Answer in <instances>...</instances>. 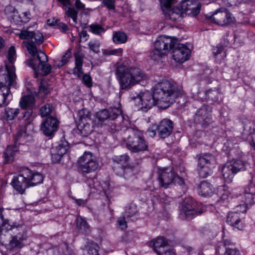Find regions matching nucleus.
Segmentation results:
<instances>
[{"label": "nucleus", "mask_w": 255, "mask_h": 255, "mask_svg": "<svg viewBox=\"0 0 255 255\" xmlns=\"http://www.w3.org/2000/svg\"><path fill=\"white\" fill-rule=\"evenodd\" d=\"M27 135L24 128H21L17 131L14 137L15 143L19 144H22L23 142L26 141Z\"/></svg>", "instance_id": "obj_35"}, {"label": "nucleus", "mask_w": 255, "mask_h": 255, "mask_svg": "<svg viewBox=\"0 0 255 255\" xmlns=\"http://www.w3.org/2000/svg\"><path fill=\"white\" fill-rule=\"evenodd\" d=\"M16 75L14 68L6 65V68L0 69V99L3 105H7L10 100L9 96L10 87L15 83Z\"/></svg>", "instance_id": "obj_5"}, {"label": "nucleus", "mask_w": 255, "mask_h": 255, "mask_svg": "<svg viewBox=\"0 0 255 255\" xmlns=\"http://www.w3.org/2000/svg\"><path fill=\"white\" fill-rule=\"evenodd\" d=\"M50 90L46 81L42 80L39 86V92L43 94L44 95H47L50 93Z\"/></svg>", "instance_id": "obj_47"}, {"label": "nucleus", "mask_w": 255, "mask_h": 255, "mask_svg": "<svg viewBox=\"0 0 255 255\" xmlns=\"http://www.w3.org/2000/svg\"><path fill=\"white\" fill-rule=\"evenodd\" d=\"M113 169L116 174L124 177L126 180L134 178L137 173V170L134 167L118 165L114 166Z\"/></svg>", "instance_id": "obj_24"}, {"label": "nucleus", "mask_w": 255, "mask_h": 255, "mask_svg": "<svg viewBox=\"0 0 255 255\" xmlns=\"http://www.w3.org/2000/svg\"><path fill=\"white\" fill-rule=\"evenodd\" d=\"M123 53V49L122 48H118L112 50H104L103 51V54L104 55H116V56H121Z\"/></svg>", "instance_id": "obj_49"}, {"label": "nucleus", "mask_w": 255, "mask_h": 255, "mask_svg": "<svg viewBox=\"0 0 255 255\" xmlns=\"http://www.w3.org/2000/svg\"><path fill=\"white\" fill-rule=\"evenodd\" d=\"M43 180V176L41 173L24 168L18 175L13 177L11 185L15 190L22 194L26 188L40 184Z\"/></svg>", "instance_id": "obj_3"}, {"label": "nucleus", "mask_w": 255, "mask_h": 255, "mask_svg": "<svg viewBox=\"0 0 255 255\" xmlns=\"http://www.w3.org/2000/svg\"><path fill=\"white\" fill-rule=\"evenodd\" d=\"M134 99L141 102V106L140 108L145 111L150 109L154 105L157 106V101L155 98L153 91L152 94L148 91L140 93Z\"/></svg>", "instance_id": "obj_17"}, {"label": "nucleus", "mask_w": 255, "mask_h": 255, "mask_svg": "<svg viewBox=\"0 0 255 255\" xmlns=\"http://www.w3.org/2000/svg\"><path fill=\"white\" fill-rule=\"evenodd\" d=\"M108 109H104L98 113L97 117L99 121L103 122L109 120Z\"/></svg>", "instance_id": "obj_52"}, {"label": "nucleus", "mask_w": 255, "mask_h": 255, "mask_svg": "<svg viewBox=\"0 0 255 255\" xmlns=\"http://www.w3.org/2000/svg\"><path fill=\"white\" fill-rule=\"evenodd\" d=\"M16 57V52L14 46H11L8 51L7 59L10 64H12Z\"/></svg>", "instance_id": "obj_50"}, {"label": "nucleus", "mask_w": 255, "mask_h": 255, "mask_svg": "<svg viewBox=\"0 0 255 255\" xmlns=\"http://www.w3.org/2000/svg\"><path fill=\"white\" fill-rule=\"evenodd\" d=\"M71 50L70 49H68L65 53V54L63 55L62 58H61V60L64 62V63H66L68 61V59H69V58L71 57Z\"/></svg>", "instance_id": "obj_61"}, {"label": "nucleus", "mask_w": 255, "mask_h": 255, "mask_svg": "<svg viewBox=\"0 0 255 255\" xmlns=\"http://www.w3.org/2000/svg\"><path fill=\"white\" fill-rule=\"evenodd\" d=\"M213 186L206 181H202L198 186L199 194L203 196L210 195L213 193Z\"/></svg>", "instance_id": "obj_28"}, {"label": "nucleus", "mask_w": 255, "mask_h": 255, "mask_svg": "<svg viewBox=\"0 0 255 255\" xmlns=\"http://www.w3.org/2000/svg\"><path fill=\"white\" fill-rule=\"evenodd\" d=\"M75 66H83V58L79 55L75 56Z\"/></svg>", "instance_id": "obj_62"}, {"label": "nucleus", "mask_w": 255, "mask_h": 255, "mask_svg": "<svg viewBox=\"0 0 255 255\" xmlns=\"http://www.w3.org/2000/svg\"><path fill=\"white\" fill-rule=\"evenodd\" d=\"M35 103L34 97L32 95L24 96L19 102V105L22 109L32 108Z\"/></svg>", "instance_id": "obj_32"}, {"label": "nucleus", "mask_w": 255, "mask_h": 255, "mask_svg": "<svg viewBox=\"0 0 255 255\" xmlns=\"http://www.w3.org/2000/svg\"><path fill=\"white\" fill-rule=\"evenodd\" d=\"M30 14L29 12H24L22 13V17H20L21 20L20 21L23 22H27L29 21L30 17Z\"/></svg>", "instance_id": "obj_63"}, {"label": "nucleus", "mask_w": 255, "mask_h": 255, "mask_svg": "<svg viewBox=\"0 0 255 255\" xmlns=\"http://www.w3.org/2000/svg\"><path fill=\"white\" fill-rule=\"evenodd\" d=\"M117 79L120 85V92L128 91L140 81L147 79L146 75L139 68L127 67L120 64L116 71Z\"/></svg>", "instance_id": "obj_2"}, {"label": "nucleus", "mask_w": 255, "mask_h": 255, "mask_svg": "<svg viewBox=\"0 0 255 255\" xmlns=\"http://www.w3.org/2000/svg\"><path fill=\"white\" fill-rule=\"evenodd\" d=\"M223 47L218 45L213 49L214 56L216 58L222 59L226 56L225 52H223Z\"/></svg>", "instance_id": "obj_45"}, {"label": "nucleus", "mask_w": 255, "mask_h": 255, "mask_svg": "<svg viewBox=\"0 0 255 255\" xmlns=\"http://www.w3.org/2000/svg\"><path fill=\"white\" fill-rule=\"evenodd\" d=\"M74 5L77 10H83L85 8V5L80 0H76Z\"/></svg>", "instance_id": "obj_64"}, {"label": "nucleus", "mask_w": 255, "mask_h": 255, "mask_svg": "<svg viewBox=\"0 0 255 255\" xmlns=\"http://www.w3.org/2000/svg\"><path fill=\"white\" fill-rule=\"evenodd\" d=\"M26 48L31 58L26 61V64L32 67L37 77L38 73L46 76L49 74L51 70V66L46 64L48 61L47 56L41 51H38L35 45L27 43Z\"/></svg>", "instance_id": "obj_4"}, {"label": "nucleus", "mask_w": 255, "mask_h": 255, "mask_svg": "<svg viewBox=\"0 0 255 255\" xmlns=\"http://www.w3.org/2000/svg\"><path fill=\"white\" fill-rule=\"evenodd\" d=\"M206 99L211 103L218 102L221 97L220 91L218 89H209L205 92Z\"/></svg>", "instance_id": "obj_31"}, {"label": "nucleus", "mask_w": 255, "mask_h": 255, "mask_svg": "<svg viewBox=\"0 0 255 255\" xmlns=\"http://www.w3.org/2000/svg\"><path fill=\"white\" fill-rule=\"evenodd\" d=\"M109 120H114L120 116L122 114V111L120 109L117 108H110L108 109Z\"/></svg>", "instance_id": "obj_44"}, {"label": "nucleus", "mask_w": 255, "mask_h": 255, "mask_svg": "<svg viewBox=\"0 0 255 255\" xmlns=\"http://www.w3.org/2000/svg\"><path fill=\"white\" fill-rule=\"evenodd\" d=\"M175 40L170 36H159L154 42V47L166 54L175 45Z\"/></svg>", "instance_id": "obj_19"}, {"label": "nucleus", "mask_w": 255, "mask_h": 255, "mask_svg": "<svg viewBox=\"0 0 255 255\" xmlns=\"http://www.w3.org/2000/svg\"><path fill=\"white\" fill-rule=\"evenodd\" d=\"M223 255H241L240 252L236 248H226Z\"/></svg>", "instance_id": "obj_55"}, {"label": "nucleus", "mask_w": 255, "mask_h": 255, "mask_svg": "<svg viewBox=\"0 0 255 255\" xmlns=\"http://www.w3.org/2000/svg\"><path fill=\"white\" fill-rule=\"evenodd\" d=\"M73 74L76 75L78 77H81L83 74L82 66H75L73 69Z\"/></svg>", "instance_id": "obj_60"}, {"label": "nucleus", "mask_w": 255, "mask_h": 255, "mask_svg": "<svg viewBox=\"0 0 255 255\" xmlns=\"http://www.w3.org/2000/svg\"><path fill=\"white\" fill-rule=\"evenodd\" d=\"M137 213V207L134 204H130L126 207L124 216L127 219L133 217Z\"/></svg>", "instance_id": "obj_39"}, {"label": "nucleus", "mask_w": 255, "mask_h": 255, "mask_svg": "<svg viewBox=\"0 0 255 255\" xmlns=\"http://www.w3.org/2000/svg\"><path fill=\"white\" fill-rule=\"evenodd\" d=\"M11 231L14 235H25V227L22 224L13 223L9 224L6 221H3L0 226V242L4 243L5 241V233Z\"/></svg>", "instance_id": "obj_13"}, {"label": "nucleus", "mask_w": 255, "mask_h": 255, "mask_svg": "<svg viewBox=\"0 0 255 255\" xmlns=\"http://www.w3.org/2000/svg\"><path fill=\"white\" fill-rule=\"evenodd\" d=\"M18 35L20 39L29 40L31 41L30 43L34 45H35V43L40 45L44 41L43 34L41 32L38 31L36 32L31 31L30 30V27L22 29ZM23 43L27 45L28 42H23Z\"/></svg>", "instance_id": "obj_15"}, {"label": "nucleus", "mask_w": 255, "mask_h": 255, "mask_svg": "<svg viewBox=\"0 0 255 255\" xmlns=\"http://www.w3.org/2000/svg\"><path fill=\"white\" fill-rule=\"evenodd\" d=\"M198 164L213 168L215 164V158L212 154L203 153L199 157Z\"/></svg>", "instance_id": "obj_27"}, {"label": "nucleus", "mask_w": 255, "mask_h": 255, "mask_svg": "<svg viewBox=\"0 0 255 255\" xmlns=\"http://www.w3.org/2000/svg\"><path fill=\"white\" fill-rule=\"evenodd\" d=\"M218 195L220 198L222 200H225L227 199L229 195L228 191H224V187H221L218 189Z\"/></svg>", "instance_id": "obj_57"}, {"label": "nucleus", "mask_w": 255, "mask_h": 255, "mask_svg": "<svg viewBox=\"0 0 255 255\" xmlns=\"http://www.w3.org/2000/svg\"><path fill=\"white\" fill-rule=\"evenodd\" d=\"M154 97L157 106L166 109L175 102V99L184 94L182 88L178 87L173 81L162 80L154 87Z\"/></svg>", "instance_id": "obj_1"}, {"label": "nucleus", "mask_w": 255, "mask_h": 255, "mask_svg": "<svg viewBox=\"0 0 255 255\" xmlns=\"http://www.w3.org/2000/svg\"><path fill=\"white\" fill-rule=\"evenodd\" d=\"M26 239L25 235H14L9 242V246L11 249H20L23 246V241Z\"/></svg>", "instance_id": "obj_30"}, {"label": "nucleus", "mask_w": 255, "mask_h": 255, "mask_svg": "<svg viewBox=\"0 0 255 255\" xmlns=\"http://www.w3.org/2000/svg\"><path fill=\"white\" fill-rule=\"evenodd\" d=\"M196 205L192 200L184 201L181 210V217L183 219L191 220L198 215L196 210Z\"/></svg>", "instance_id": "obj_21"}, {"label": "nucleus", "mask_w": 255, "mask_h": 255, "mask_svg": "<svg viewBox=\"0 0 255 255\" xmlns=\"http://www.w3.org/2000/svg\"><path fill=\"white\" fill-rule=\"evenodd\" d=\"M129 156L127 154H123L119 156H115L113 157L112 160L115 163L114 166L121 165L126 163L129 160Z\"/></svg>", "instance_id": "obj_41"}, {"label": "nucleus", "mask_w": 255, "mask_h": 255, "mask_svg": "<svg viewBox=\"0 0 255 255\" xmlns=\"http://www.w3.org/2000/svg\"><path fill=\"white\" fill-rule=\"evenodd\" d=\"M77 125L78 133L82 136H87L93 130V126L91 125L93 121L87 115H81L80 113Z\"/></svg>", "instance_id": "obj_16"}, {"label": "nucleus", "mask_w": 255, "mask_h": 255, "mask_svg": "<svg viewBox=\"0 0 255 255\" xmlns=\"http://www.w3.org/2000/svg\"><path fill=\"white\" fill-rule=\"evenodd\" d=\"M78 10L72 6H69L66 11V13L68 16L72 18L74 24L77 23V14Z\"/></svg>", "instance_id": "obj_43"}, {"label": "nucleus", "mask_w": 255, "mask_h": 255, "mask_svg": "<svg viewBox=\"0 0 255 255\" xmlns=\"http://www.w3.org/2000/svg\"><path fill=\"white\" fill-rule=\"evenodd\" d=\"M212 168L206 166L204 165H201L198 164V172L199 176L204 178L207 177L212 173Z\"/></svg>", "instance_id": "obj_37"}, {"label": "nucleus", "mask_w": 255, "mask_h": 255, "mask_svg": "<svg viewBox=\"0 0 255 255\" xmlns=\"http://www.w3.org/2000/svg\"><path fill=\"white\" fill-rule=\"evenodd\" d=\"M102 3L109 9H115V0H102Z\"/></svg>", "instance_id": "obj_56"}, {"label": "nucleus", "mask_w": 255, "mask_h": 255, "mask_svg": "<svg viewBox=\"0 0 255 255\" xmlns=\"http://www.w3.org/2000/svg\"><path fill=\"white\" fill-rule=\"evenodd\" d=\"M87 182L90 188L96 189L99 191H102V188L100 186V183L98 182H95L94 179H88Z\"/></svg>", "instance_id": "obj_53"}, {"label": "nucleus", "mask_w": 255, "mask_h": 255, "mask_svg": "<svg viewBox=\"0 0 255 255\" xmlns=\"http://www.w3.org/2000/svg\"><path fill=\"white\" fill-rule=\"evenodd\" d=\"M88 46L91 50L96 53L100 52V43L98 41H90L88 43Z\"/></svg>", "instance_id": "obj_51"}, {"label": "nucleus", "mask_w": 255, "mask_h": 255, "mask_svg": "<svg viewBox=\"0 0 255 255\" xmlns=\"http://www.w3.org/2000/svg\"><path fill=\"white\" fill-rule=\"evenodd\" d=\"M79 168L84 176L95 172L99 164L96 157L90 152H85L78 160Z\"/></svg>", "instance_id": "obj_7"}, {"label": "nucleus", "mask_w": 255, "mask_h": 255, "mask_svg": "<svg viewBox=\"0 0 255 255\" xmlns=\"http://www.w3.org/2000/svg\"><path fill=\"white\" fill-rule=\"evenodd\" d=\"M239 213L241 212L238 211L236 208L235 212H231L228 214L227 222L234 228L242 230L243 229L244 226L239 216Z\"/></svg>", "instance_id": "obj_25"}, {"label": "nucleus", "mask_w": 255, "mask_h": 255, "mask_svg": "<svg viewBox=\"0 0 255 255\" xmlns=\"http://www.w3.org/2000/svg\"><path fill=\"white\" fill-rule=\"evenodd\" d=\"M126 219H127V218L124 216L123 217L119 218L117 220L118 226L122 230H125L127 228Z\"/></svg>", "instance_id": "obj_54"}, {"label": "nucleus", "mask_w": 255, "mask_h": 255, "mask_svg": "<svg viewBox=\"0 0 255 255\" xmlns=\"http://www.w3.org/2000/svg\"><path fill=\"white\" fill-rule=\"evenodd\" d=\"M18 151L16 144H14L12 146L8 145L6 151L3 153V157L4 158V162L7 163L13 160L14 156L16 152Z\"/></svg>", "instance_id": "obj_29"}, {"label": "nucleus", "mask_w": 255, "mask_h": 255, "mask_svg": "<svg viewBox=\"0 0 255 255\" xmlns=\"http://www.w3.org/2000/svg\"><path fill=\"white\" fill-rule=\"evenodd\" d=\"M19 112V110L18 108H6L4 111V118L6 120H12L17 116Z\"/></svg>", "instance_id": "obj_34"}, {"label": "nucleus", "mask_w": 255, "mask_h": 255, "mask_svg": "<svg viewBox=\"0 0 255 255\" xmlns=\"http://www.w3.org/2000/svg\"><path fill=\"white\" fill-rule=\"evenodd\" d=\"M173 128V122L168 119H163L159 122L157 127L158 135L162 138H165L170 136Z\"/></svg>", "instance_id": "obj_22"}, {"label": "nucleus", "mask_w": 255, "mask_h": 255, "mask_svg": "<svg viewBox=\"0 0 255 255\" xmlns=\"http://www.w3.org/2000/svg\"><path fill=\"white\" fill-rule=\"evenodd\" d=\"M69 143L66 140H61L58 145L51 150V158L53 162H58L67 151Z\"/></svg>", "instance_id": "obj_23"}, {"label": "nucleus", "mask_w": 255, "mask_h": 255, "mask_svg": "<svg viewBox=\"0 0 255 255\" xmlns=\"http://www.w3.org/2000/svg\"><path fill=\"white\" fill-rule=\"evenodd\" d=\"M163 12L166 18L172 21L179 20L184 16V13L179 7H173L169 8H163Z\"/></svg>", "instance_id": "obj_26"}, {"label": "nucleus", "mask_w": 255, "mask_h": 255, "mask_svg": "<svg viewBox=\"0 0 255 255\" xmlns=\"http://www.w3.org/2000/svg\"><path fill=\"white\" fill-rule=\"evenodd\" d=\"M180 7L184 13L194 16L200 12L201 5L197 0H185L181 2Z\"/></svg>", "instance_id": "obj_20"}, {"label": "nucleus", "mask_w": 255, "mask_h": 255, "mask_svg": "<svg viewBox=\"0 0 255 255\" xmlns=\"http://www.w3.org/2000/svg\"><path fill=\"white\" fill-rule=\"evenodd\" d=\"M210 20L223 27L233 26L236 22L235 17L227 9L222 8L216 10L210 17Z\"/></svg>", "instance_id": "obj_8"}, {"label": "nucleus", "mask_w": 255, "mask_h": 255, "mask_svg": "<svg viewBox=\"0 0 255 255\" xmlns=\"http://www.w3.org/2000/svg\"><path fill=\"white\" fill-rule=\"evenodd\" d=\"M54 107L50 104H46L42 106L40 110V115L42 117H46L49 116L50 114L54 113Z\"/></svg>", "instance_id": "obj_42"}, {"label": "nucleus", "mask_w": 255, "mask_h": 255, "mask_svg": "<svg viewBox=\"0 0 255 255\" xmlns=\"http://www.w3.org/2000/svg\"><path fill=\"white\" fill-rule=\"evenodd\" d=\"M91 31L94 34L100 35L105 32V29L99 24H93L90 26Z\"/></svg>", "instance_id": "obj_46"}, {"label": "nucleus", "mask_w": 255, "mask_h": 255, "mask_svg": "<svg viewBox=\"0 0 255 255\" xmlns=\"http://www.w3.org/2000/svg\"><path fill=\"white\" fill-rule=\"evenodd\" d=\"M158 180L160 185L167 188L172 184L182 185L184 181L182 178L178 176L174 172L172 168H163L159 169L157 172Z\"/></svg>", "instance_id": "obj_6"}, {"label": "nucleus", "mask_w": 255, "mask_h": 255, "mask_svg": "<svg viewBox=\"0 0 255 255\" xmlns=\"http://www.w3.org/2000/svg\"><path fill=\"white\" fill-rule=\"evenodd\" d=\"M126 145L127 148L133 152L143 151L148 148V144L143 136L138 131L133 132L128 136Z\"/></svg>", "instance_id": "obj_10"}, {"label": "nucleus", "mask_w": 255, "mask_h": 255, "mask_svg": "<svg viewBox=\"0 0 255 255\" xmlns=\"http://www.w3.org/2000/svg\"><path fill=\"white\" fill-rule=\"evenodd\" d=\"M164 251H162L160 254H157L158 255H175L173 250L170 249L168 246L164 249Z\"/></svg>", "instance_id": "obj_59"}, {"label": "nucleus", "mask_w": 255, "mask_h": 255, "mask_svg": "<svg viewBox=\"0 0 255 255\" xmlns=\"http://www.w3.org/2000/svg\"><path fill=\"white\" fill-rule=\"evenodd\" d=\"M59 124V122L57 118L53 116H49L42 123L41 130L45 135L52 137L58 130Z\"/></svg>", "instance_id": "obj_18"}, {"label": "nucleus", "mask_w": 255, "mask_h": 255, "mask_svg": "<svg viewBox=\"0 0 255 255\" xmlns=\"http://www.w3.org/2000/svg\"><path fill=\"white\" fill-rule=\"evenodd\" d=\"M83 83L88 87H91L92 86V78L87 74H84L82 76Z\"/></svg>", "instance_id": "obj_58"}, {"label": "nucleus", "mask_w": 255, "mask_h": 255, "mask_svg": "<svg viewBox=\"0 0 255 255\" xmlns=\"http://www.w3.org/2000/svg\"><path fill=\"white\" fill-rule=\"evenodd\" d=\"M212 107L203 105L198 108L194 116L195 122L203 128L208 127L212 122Z\"/></svg>", "instance_id": "obj_11"}, {"label": "nucleus", "mask_w": 255, "mask_h": 255, "mask_svg": "<svg viewBox=\"0 0 255 255\" xmlns=\"http://www.w3.org/2000/svg\"><path fill=\"white\" fill-rule=\"evenodd\" d=\"M245 170V163L240 159H233L227 162L222 167V175L225 182L230 183L235 175Z\"/></svg>", "instance_id": "obj_9"}, {"label": "nucleus", "mask_w": 255, "mask_h": 255, "mask_svg": "<svg viewBox=\"0 0 255 255\" xmlns=\"http://www.w3.org/2000/svg\"><path fill=\"white\" fill-rule=\"evenodd\" d=\"M87 255H99L98 253L99 246L97 244L91 242L88 243L86 246Z\"/></svg>", "instance_id": "obj_40"}, {"label": "nucleus", "mask_w": 255, "mask_h": 255, "mask_svg": "<svg viewBox=\"0 0 255 255\" xmlns=\"http://www.w3.org/2000/svg\"><path fill=\"white\" fill-rule=\"evenodd\" d=\"M167 242L163 237H159L154 242L153 250L157 254L164 251V249L168 247Z\"/></svg>", "instance_id": "obj_33"}, {"label": "nucleus", "mask_w": 255, "mask_h": 255, "mask_svg": "<svg viewBox=\"0 0 255 255\" xmlns=\"http://www.w3.org/2000/svg\"><path fill=\"white\" fill-rule=\"evenodd\" d=\"M165 55H166L165 53L154 47V49L150 52L149 56L152 59L156 61Z\"/></svg>", "instance_id": "obj_48"}, {"label": "nucleus", "mask_w": 255, "mask_h": 255, "mask_svg": "<svg viewBox=\"0 0 255 255\" xmlns=\"http://www.w3.org/2000/svg\"><path fill=\"white\" fill-rule=\"evenodd\" d=\"M175 45L171 48L173 59L179 63H183L189 58L190 51L184 44L178 43L177 39Z\"/></svg>", "instance_id": "obj_14"}, {"label": "nucleus", "mask_w": 255, "mask_h": 255, "mask_svg": "<svg viewBox=\"0 0 255 255\" xmlns=\"http://www.w3.org/2000/svg\"><path fill=\"white\" fill-rule=\"evenodd\" d=\"M255 188L254 187L246 189L243 194L238 196V200L241 201L243 204L236 206L237 211L241 213L246 212L248 206H251L255 203Z\"/></svg>", "instance_id": "obj_12"}, {"label": "nucleus", "mask_w": 255, "mask_h": 255, "mask_svg": "<svg viewBox=\"0 0 255 255\" xmlns=\"http://www.w3.org/2000/svg\"><path fill=\"white\" fill-rule=\"evenodd\" d=\"M113 40L116 43H124L127 40V36L123 32H114Z\"/></svg>", "instance_id": "obj_36"}, {"label": "nucleus", "mask_w": 255, "mask_h": 255, "mask_svg": "<svg viewBox=\"0 0 255 255\" xmlns=\"http://www.w3.org/2000/svg\"><path fill=\"white\" fill-rule=\"evenodd\" d=\"M77 228L85 233L90 231V226L87 221L81 217H78L77 219Z\"/></svg>", "instance_id": "obj_38"}]
</instances>
